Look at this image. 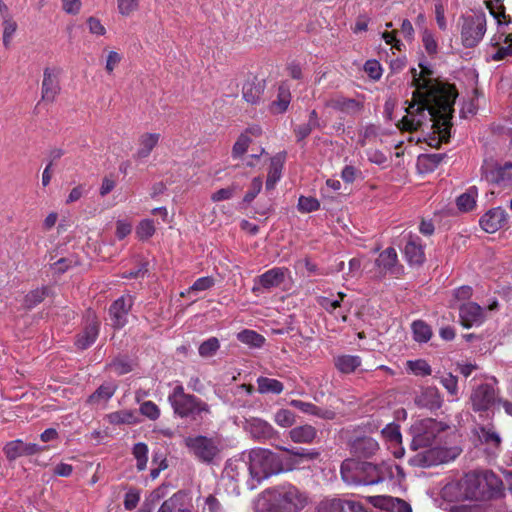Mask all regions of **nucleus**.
I'll return each instance as SVG.
<instances>
[{
	"label": "nucleus",
	"instance_id": "nucleus-51",
	"mask_svg": "<svg viewBox=\"0 0 512 512\" xmlns=\"http://www.w3.org/2000/svg\"><path fill=\"white\" fill-rule=\"evenodd\" d=\"M297 208L301 213H310L320 208V202L314 197L300 196Z\"/></svg>",
	"mask_w": 512,
	"mask_h": 512
},
{
	"label": "nucleus",
	"instance_id": "nucleus-61",
	"mask_svg": "<svg viewBox=\"0 0 512 512\" xmlns=\"http://www.w3.org/2000/svg\"><path fill=\"white\" fill-rule=\"evenodd\" d=\"M364 70L374 80H378L382 76L381 66L376 60H368L364 65Z\"/></svg>",
	"mask_w": 512,
	"mask_h": 512
},
{
	"label": "nucleus",
	"instance_id": "nucleus-2",
	"mask_svg": "<svg viewBox=\"0 0 512 512\" xmlns=\"http://www.w3.org/2000/svg\"><path fill=\"white\" fill-rule=\"evenodd\" d=\"M286 454L278 455L266 448H254L243 453L246 457L250 478L247 486L250 490L272 475L285 471H291L306 461L314 460L319 453L305 448L280 447Z\"/></svg>",
	"mask_w": 512,
	"mask_h": 512
},
{
	"label": "nucleus",
	"instance_id": "nucleus-53",
	"mask_svg": "<svg viewBox=\"0 0 512 512\" xmlns=\"http://www.w3.org/2000/svg\"><path fill=\"white\" fill-rule=\"evenodd\" d=\"M220 344L216 337H210L199 346V354L202 357H211L219 349Z\"/></svg>",
	"mask_w": 512,
	"mask_h": 512
},
{
	"label": "nucleus",
	"instance_id": "nucleus-38",
	"mask_svg": "<svg viewBox=\"0 0 512 512\" xmlns=\"http://www.w3.org/2000/svg\"><path fill=\"white\" fill-rule=\"evenodd\" d=\"M358 461L354 459H346L341 464V477L343 481L349 485H356V480H359L357 476Z\"/></svg>",
	"mask_w": 512,
	"mask_h": 512
},
{
	"label": "nucleus",
	"instance_id": "nucleus-63",
	"mask_svg": "<svg viewBox=\"0 0 512 512\" xmlns=\"http://www.w3.org/2000/svg\"><path fill=\"white\" fill-rule=\"evenodd\" d=\"M203 512H222V505L215 496L209 495L205 499Z\"/></svg>",
	"mask_w": 512,
	"mask_h": 512
},
{
	"label": "nucleus",
	"instance_id": "nucleus-18",
	"mask_svg": "<svg viewBox=\"0 0 512 512\" xmlns=\"http://www.w3.org/2000/svg\"><path fill=\"white\" fill-rule=\"evenodd\" d=\"M59 71L54 68H45L42 81V100L53 102L60 92L58 80Z\"/></svg>",
	"mask_w": 512,
	"mask_h": 512
},
{
	"label": "nucleus",
	"instance_id": "nucleus-23",
	"mask_svg": "<svg viewBox=\"0 0 512 512\" xmlns=\"http://www.w3.org/2000/svg\"><path fill=\"white\" fill-rule=\"evenodd\" d=\"M415 403L419 407L436 410L442 406L443 399L436 387H427L416 396Z\"/></svg>",
	"mask_w": 512,
	"mask_h": 512
},
{
	"label": "nucleus",
	"instance_id": "nucleus-11",
	"mask_svg": "<svg viewBox=\"0 0 512 512\" xmlns=\"http://www.w3.org/2000/svg\"><path fill=\"white\" fill-rule=\"evenodd\" d=\"M288 274L289 270L285 267L269 269L255 279L253 291L256 292L260 289L270 290L279 287L285 281Z\"/></svg>",
	"mask_w": 512,
	"mask_h": 512
},
{
	"label": "nucleus",
	"instance_id": "nucleus-19",
	"mask_svg": "<svg viewBox=\"0 0 512 512\" xmlns=\"http://www.w3.org/2000/svg\"><path fill=\"white\" fill-rule=\"evenodd\" d=\"M461 452L459 447L442 448L438 445L428 450L424 455V464L432 465L454 460Z\"/></svg>",
	"mask_w": 512,
	"mask_h": 512
},
{
	"label": "nucleus",
	"instance_id": "nucleus-39",
	"mask_svg": "<svg viewBox=\"0 0 512 512\" xmlns=\"http://www.w3.org/2000/svg\"><path fill=\"white\" fill-rule=\"evenodd\" d=\"M477 196L478 190L475 186H472L469 189H467V191L461 194L456 200L458 209L463 212H468L472 210L476 204Z\"/></svg>",
	"mask_w": 512,
	"mask_h": 512
},
{
	"label": "nucleus",
	"instance_id": "nucleus-56",
	"mask_svg": "<svg viewBox=\"0 0 512 512\" xmlns=\"http://www.w3.org/2000/svg\"><path fill=\"white\" fill-rule=\"evenodd\" d=\"M382 435L389 442L393 444H400L402 441V435L400 432V428L396 424H389L385 428L382 429Z\"/></svg>",
	"mask_w": 512,
	"mask_h": 512
},
{
	"label": "nucleus",
	"instance_id": "nucleus-45",
	"mask_svg": "<svg viewBox=\"0 0 512 512\" xmlns=\"http://www.w3.org/2000/svg\"><path fill=\"white\" fill-rule=\"evenodd\" d=\"M132 452L137 461V469L139 471L144 470L148 461V446L143 442L136 443Z\"/></svg>",
	"mask_w": 512,
	"mask_h": 512
},
{
	"label": "nucleus",
	"instance_id": "nucleus-22",
	"mask_svg": "<svg viewBox=\"0 0 512 512\" xmlns=\"http://www.w3.org/2000/svg\"><path fill=\"white\" fill-rule=\"evenodd\" d=\"M99 325L100 323L94 314L88 316L86 326L76 340L78 348L86 349L95 342L99 333Z\"/></svg>",
	"mask_w": 512,
	"mask_h": 512
},
{
	"label": "nucleus",
	"instance_id": "nucleus-62",
	"mask_svg": "<svg viewBox=\"0 0 512 512\" xmlns=\"http://www.w3.org/2000/svg\"><path fill=\"white\" fill-rule=\"evenodd\" d=\"M366 154L368 161L376 165L384 166L388 161L386 155L378 149H369Z\"/></svg>",
	"mask_w": 512,
	"mask_h": 512
},
{
	"label": "nucleus",
	"instance_id": "nucleus-49",
	"mask_svg": "<svg viewBox=\"0 0 512 512\" xmlns=\"http://www.w3.org/2000/svg\"><path fill=\"white\" fill-rule=\"evenodd\" d=\"M274 421L283 428L291 427L295 423V414L288 409H280L275 413Z\"/></svg>",
	"mask_w": 512,
	"mask_h": 512
},
{
	"label": "nucleus",
	"instance_id": "nucleus-13",
	"mask_svg": "<svg viewBox=\"0 0 512 512\" xmlns=\"http://www.w3.org/2000/svg\"><path fill=\"white\" fill-rule=\"evenodd\" d=\"M368 500L374 507L388 512H412L410 504L397 497L378 495L370 496Z\"/></svg>",
	"mask_w": 512,
	"mask_h": 512
},
{
	"label": "nucleus",
	"instance_id": "nucleus-8",
	"mask_svg": "<svg viewBox=\"0 0 512 512\" xmlns=\"http://www.w3.org/2000/svg\"><path fill=\"white\" fill-rule=\"evenodd\" d=\"M495 385L496 381L493 380L491 383L480 384L473 390L470 400L474 411H493L496 405L500 404Z\"/></svg>",
	"mask_w": 512,
	"mask_h": 512
},
{
	"label": "nucleus",
	"instance_id": "nucleus-25",
	"mask_svg": "<svg viewBox=\"0 0 512 512\" xmlns=\"http://www.w3.org/2000/svg\"><path fill=\"white\" fill-rule=\"evenodd\" d=\"M289 404L305 414L313 415L321 419L332 420L335 418L334 411L318 407L310 402L293 399L289 402Z\"/></svg>",
	"mask_w": 512,
	"mask_h": 512
},
{
	"label": "nucleus",
	"instance_id": "nucleus-7",
	"mask_svg": "<svg viewBox=\"0 0 512 512\" xmlns=\"http://www.w3.org/2000/svg\"><path fill=\"white\" fill-rule=\"evenodd\" d=\"M458 26L462 45L465 48H474L486 33V16L484 13L464 15L459 18Z\"/></svg>",
	"mask_w": 512,
	"mask_h": 512
},
{
	"label": "nucleus",
	"instance_id": "nucleus-42",
	"mask_svg": "<svg viewBox=\"0 0 512 512\" xmlns=\"http://www.w3.org/2000/svg\"><path fill=\"white\" fill-rule=\"evenodd\" d=\"M406 370L416 376H428L432 373L430 365L423 359L408 360Z\"/></svg>",
	"mask_w": 512,
	"mask_h": 512
},
{
	"label": "nucleus",
	"instance_id": "nucleus-4",
	"mask_svg": "<svg viewBox=\"0 0 512 512\" xmlns=\"http://www.w3.org/2000/svg\"><path fill=\"white\" fill-rule=\"evenodd\" d=\"M173 412L180 418L202 419L211 413L210 406L195 395L185 393L184 387L177 384L168 395Z\"/></svg>",
	"mask_w": 512,
	"mask_h": 512
},
{
	"label": "nucleus",
	"instance_id": "nucleus-3",
	"mask_svg": "<svg viewBox=\"0 0 512 512\" xmlns=\"http://www.w3.org/2000/svg\"><path fill=\"white\" fill-rule=\"evenodd\" d=\"M307 503V497L291 484L266 490L258 506L267 512H298Z\"/></svg>",
	"mask_w": 512,
	"mask_h": 512
},
{
	"label": "nucleus",
	"instance_id": "nucleus-20",
	"mask_svg": "<svg viewBox=\"0 0 512 512\" xmlns=\"http://www.w3.org/2000/svg\"><path fill=\"white\" fill-rule=\"evenodd\" d=\"M404 255L410 265H421L425 261L424 248L418 236L410 235L404 247Z\"/></svg>",
	"mask_w": 512,
	"mask_h": 512
},
{
	"label": "nucleus",
	"instance_id": "nucleus-34",
	"mask_svg": "<svg viewBox=\"0 0 512 512\" xmlns=\"http://www.w3.org/2000/svg\"><path fill=\"white\" fill-rule=\"evenodd\" d=\"M284 158L281 155H277L271 159L270 168L266 180V189H274L276 183L280 180L282 175Z\"/></svg>",
	"mask_w": 512,
	"mask_h": 512
},
{
	"label": "nucleus",
	"instance_id": "nucleus-9",
	"mask_svg": "<svg viewBox=\"0 0 512 512\" xmlns=\"http://www.w3.org/2000/svg\"><path fill=\"white\" fill-rule=\"evenodd\" d=\"M133 303V297L126 294L116 299L110 305L108 313L114 329H121L127 324L128 315Z\"/></svg>",
	"mask_w": 512,
	"mask_h": 512
},
{
	"label": "nucleus",
	"instance_id": "nucleus-48",
	"mask_svg": "<svg viewBox=\"0 0 512 512\" xmlns=\"http://www.w3.org/2000/svg\"><path fill=\"white\" fill-rule=\"evenodd\" d=\"M155 233L153 220L144 219L136 227V235L140 240H147Z\"/></svg>",
	"mask_w": 512,
	"mask_h": 512
},
{
	"label": "nucleus",
	"instance_id": "nucleus-59",
	"mask_svg": "<svg viewBox=\"0 0 512 512\" xmlns=\"http://www.w3.org/2000/svg\"><path fill=\"white\" fill-rule=\"evenodd\" d=\"M343 500L334 498L321 503L319 512H343Z\"/></svg>",
	"mask_w": 512,
	"mask_h": 512
},
{
	"label": "nucleus",
	"instance_id": "nucleus-27",
	"mask_svg": "<svg viewBox=\"0 0 512 512\" xmlns=\"http://www.w3.org/2000/svg\"><path fill=\"white\" fill-rule=\"evenodd\" d=\"M352 450L359 457L369 458L379 450V444L372 437H361L354 440Z\"/></svg>",
	"mask_w": 512,
	"mask_h": 512
},
{
	"label": "nucleus",
	"instance_id": "nucleus-1",
	"mask_svg": "<svg viewBox=\"0 0 512 512\" xmlns=\"http://www.w3.org/2000/svg\"><path fill=\"white\" fill-rule=\"evenodd\" d=\"M420 67V74L412 69V83L416 89L413 91L412 101L405 108L406 115L398 126L411 132L431 122V127L438 130L441 138H446L449 136L456 92L430 78L432 71L428 67L422 64Z\"/></svg>",
	"mask_w": 512,
	"mask_h": 512
},
{
	"label": "nucleus",
	"instance_id": "nucleus-41",
	"mask_svg": "<svg viewBox=\"0 0 512 512\" xmlns=\"http://www.w3.org/2000/svg\"><path fill=\"white\" fill-rule=\"evenodd\" d=\"M237 339L244 344L256 348H260L265 342V338L262 335L258 334L256 331L247 329L239 332Z\"/></svg>",
	"mask_w": 512,
	"mask_h": 512
},
{
	"label": "nucleus",
	"instance_id": "nucleus-47",
	"mask_svg": "<svg viewBox=\"0 0 512 512\" xmlns=\"http://www.w3.org/2000/svg\"><path fill=\"white\" fill-rule=\"evenodd\" d=\"M2 27H3V45L8 48L10 46L11 40L17 30V23L11 18L5 17L4 20H2Z\"/></svg>",
	"mask_w": 512,
	"mask_h": 512
},
{
	"label": "nucleus",
	"instance_id": "nucleus-26",
	"mask_svg": "<svg viewBox=\"0 0 512 512\" xmlns=\"http://www.w3.org/2000/svg\"><path fill=\"white\" fill-rule=\"evenodd\" d=\"M291 98L290 85L284 81L278 87L276 99L270 104V111L273 114L284 113L289 107Z\"/></svg>",
	"mask_w": 512,
	"mask_h": 512
},
{
	"label": "nucleus",
	"instance_id": "nucleus-58",
	"mask_svg": "<svg viewBox=\"0 0 512 512\" xmlns=\"http://www.w3.org/2000/svg\"><path fill=\"white\" fill-rule=\"evenodd\" d=\"M110 369L118 375H123L132 370V364L126 358H117L111 362Z\"/></svg>",
	"mask_w": 512,
	"mask_h": 512
},
{
	"label": "nucleus",
	"instance_id": "nucleus-21",
	"mask_svg": "<svg viewBox=\"0 0 512 512\" xmlns=\"http://www.w3.org/2000/svg\"><path fill=\"white\" fill-rule=\"evenodd\" d=\"M364 472L365 478L375 480L371 483H366V485L378 484L387 478L393 477L392 466L386 462H382L380 465L364 462Z\"/></svg>",
	"mask_w": 512,
	"mask_h": 512
},
{
	"label": "nucleus",
	"instance_id": "nucleus-57",
	"mask_svg": "<svg viewBox=\"0 0 512 512\" xmlns=\"http://www.w3.org/2000/svg\"><path fill=\"white\" fill-rule=\"evenodd\" d=\"M117 9L120 15L128 17L139 7L138 0H116Z\"/></svg>",
	"mask_w": 512,
	"mask_h": 512
},
{
	"label": "nucleus",
	"instance_id": "nucleus-52",
	"mask_svg": "<svg viewBox=\"0 0 512 512\" xmlns=\"http://www.w3.org/2000/svg\"><path fill=\"white\" fill-rule=\"evenodd\" d=\"M46 296V288H37L30 291L24 299V305L26 308L31 309L37 304L41 303Z\"/></svg>",
	"mask_w": 512,
	"mask_h": 512
},
{
	"label": "nucleus",
	"instance_id": "nucleus-16",
	"mask_svg": "<svg viewBox=\"0 0 512 512\" xmlns=\"http://www.w3.org/2000/svg\"><path fill=\"white\" fill-rule=\"evenodd\" d=\"M346 294L338 292L335 299L328 297H319L318 304L330 314H334L335 317H340L343 322L347 321V312L350 309V304L344 301Z\"/></svg>",
	"mask_w": 512,
	"mask_h": 512
},
{
	"label": "nucleus",
	"instance_id": "nucleus-60",
	"mask_svg": "<svg viewBox=\"0 0 512 512\" xmlns=\"http://www.w3.org/2000/svg\"><path fill=\"white\" fill-rule=\"evenodd\" d=\"M422 42L426 52L430 55L437 53L438 44L434 38V35L429 30H424L422 33Z\"/></svg>",
	"mask_w": 512,
	"mask_h": 512
},
{
	"label": "nucleus",
	"instance_id": "nucleus-32",
	"mask_svg": "<svg viewBox=\"0 0 512 512\" xmlns=\"http://www.w3.org/2000/svg\"><path fill=\"white\" fill-rule=\"evenodd\" d=\"M479 439L480 441L487 445L489 449L494 453L496 452L501 445V437L495 431L493 426H481L479 428Z\"/></svg>",
	"mask_w": 512,
	"mask_h": 512
},
{
	"label": "nucleus",
	"instance_id": "nucleus-14",
	"mask_svg": "<svg viewBox=\"0 0 512 512\" xmlns=\"http://www.w3.org/2000/svg\"><path fill=\"white\" fill-rule=\"evenodd\" d=\"M245 428L258 441L271 440L277 435L273 426L261 418L252 417L247 419Z\"/></svg>",
	"mask_w": 512,
	"mask_h": 512
},
{
	"label": "nucleus",
	"instance_id": "nucleus-31",
	"mask_svg": "<svg viewBox=\"0 0 512 512\" xmlns=\"http://www.w3.org/2000/svg\"><path fill=\"white\" fill-rule=\"evenodd\" d=\"M316 435L317 431L311 425L297 426L289 431V436L295 443H312Z\"/></svg>",
	"mask_w": 512,
	"mask_h": 512
},
{
	"label": "nucleus",
	"instance_id": "nucleus-36",
	"mask_svg": "<svg viewBox=\"0 0 512 512\" xmlns=\"http://www.w3.org/2000/svg\"><path fill=\"white\" fill-rule=\"evenodd\" d=\"M264 87L260 82L247 81L243 85L242 95L246 102L256 104L260 101Z\"/></svg>",
	"mask_w": 512,
	"mask_h": 512
},
{
	"label": "nucleus",
	"instance_id": "nucleus-54",
	"mask_svg": "<svg viewBox=\"0 0 512 512\" xmlns=\"http://www.w3.org/2000/svg\"><path fill=\"white\" fill-rule=\"evenodd\" d=\"M140 413L150 420H157L160 417V409L153 401H144L139 408Z\"/></svg>",
	"mask_w": 512,
	"mask_h": 512
},
{
	"label": "nucleus",
	"instance_id": "nucleus-12",
	"mask_svg": "<svg viewBox=\"0 0 512 512\" xmlns=\"http://www.w3.org/2000/svg\"><path fill=\"white\" fill-rule=\"evenodd\" d=\"M481 177L489 183L512 187V162L497 165L492 169L482 166Z\"/></svg>",
	"mask_w": 512,
	"mask_h": 512
},
{
	"label": "nucleus",
	"instance_id": "nucleus-43",
	"mask_svg": "<svg viewBox=\"0 0 512 512\" xmlns=\"http://www.w3.org/2000/svg\"><path fill=\"white\" fill-rule=\"evenodd\" d=\"M487 8L499 26L507 24V15L502 0H492L487 2Z\"/></svg>",
	"mask_w": 512,
	"mask_h": 512
},
{
	"label": "nucleus",
	"instance_id": "nucleus-40",
	"mask_svg": "<svg viewBox=\"0 0 512 512\" xmlns=\"http://www.w3.org/2000/svg\"><path fill=\"white\" fill-rule=\"evenodd\" d=\"M413 338L416 342L426 343L432 337L431 327L422 320L414 321L411 325Z\"/></svg>",
	"mask_w": 512,
	"mask_h": 512
},
{
	"label": "nucleus",
	"instance_id": "nucleus-64",
	"mask_svg": "<svg viewBox=\"0 0 512 512\" xmlns=\"http://www.w3.org/2000/svg\"><path fill=\"white\" fill-rule=\"evenodd\" d=\"M343 512H366L363 504L354 499L343 500Z\"/></svg>",
	"mask_w": 512,
	"mask_h": 512
},
{
	"label": "nucleus",
	"instance_id": "nucleus-10",
	"mask_svg": "<svg viewBox=\"0 0 512 512\" xmlns=\"http://www.w3.org/2000/svg\"><path fill=\"white\" fill-rule=\"evenodd\" d=\"M461 324L465 328L478 327L486 320L485 309L475 302H466L459 307Z\"/></svg>",
	"mask_w": 512,
	"mask_h": 512
},
{
	"label": "nucleus",
	"instance_id": "nucleus-15",
	"mask_svg": "<svg viewBox=\"0 0 512 512\" xmlns=\"http://www.w3.org/2000/svg\"><path fill=\"white\" fill-rule=\"evenodd\" d=\"M42 448L35 443H25L21 439L8 442L4 446V453L9 461H14L22 456H30L39 453Z\"/></svg>",
	"mask_w": 512,
	"mask_h": 512
},
{
	"label": "nucleus",
	"instance_id": "nucleus-50",
	"mask_svg": "<svg viewBox=\"0 0 512 512\" xmlns=\"http://www.w3.org/2000/svg\"><path fill=\"white\" fill-rule=\"evenodd\" d=\"M115 393V388L112 385H101L90 397L91 403H98L100 401H107Z\"/></svg>",
	"mask_w": 512,
	"mask_h": 512
},
{
	"label": "nucleus",
	"instance_id": "nucleus-30",
	"mask_svg": "<svg viewBox=\"0 0 512 512\" xmlns=\"http://www.w3.org/2000/svg\"><path fill=\"white\" fill-rule=\"evenodd\" d=\"M361 358L357 355L343 354L334 358V365L338 371L344 374L353 373L361 366Z\"/></svg>",
	"mask_w": 512,
	"mask_h": 512
},
{
	"label": "nucleus",
	"instance_id": "nucleus-44",
	"mask_svg": "<svg viewBox=\"0 0 512 512\" xmlns=\"http://www.w3.org/2000/svg\"><path fill=\"white\" fill-rule=\"evenodd\" d=\"M107 417L108 421L114 425L133 424L136 422L134 413L129 410L112 412Z\"/></svg>",
	"mask_w": 512,
	"mask_h": 512
},
{
	"label": "nucleus",
	"instance_id": "nucleus-17",
	"mask_svg": "<svg viewBox=\"0 0 512 512\" xmlns=\"http://www.w3.org/2000/svg\"><path fill=\"white\" fill-rule=\"evenodd\" d=\"M507 222V214L501 207L487 211L479 220L481 228L487 233H495Z\"/></svg>",
	"mask_w": 512,
	"mask_h": 512
},
{
	"label": "nucleus",
	"instance_id": "nucleus-24",
	"mask_svg": "<svg viewBox=\"0 0 512 512\" xmlns=\"http://www.w3.org/2000/svg\"><path fill=\"white\" fill-rule=\"evenodd\" d=\"M160 140L159 133H144L138 139V148L134 154V158L138 160L149 157L153 149L158 145Z\"/></svg>",
	"mask_w": 512,
	"mask_h": 512
},
{
	"label": "nucleus",
	"instance_id": "nucleus-37",
	"mask_svg": "<svg viewBox=\"0 0 512 512\" xmlns=\"http://www.w3.org/2000/svg\"><path fill=\"white\" fill-rule=\"evenodd\" d=\"M248 470L246 457L242 455L241 459H230L226 462L224 475L232 480L238 481L240 474Z\"/></svg>",
	"mask_w": 512,
	"mask_h": 512
},
{
	"label": "nucleus",
	"instance_id": "nucleus-46",
	"mask_svg": "<svg viewBox=\"0 0 512 512\" xmlns=\"http://www.w3.org/2000/svg\"><path fill=\"white\" fill-rule=\"evenodd\" d=\"M440 383L447 390L449 395L453 398L452 400L458 399V380L457 377L452 375L451 373L443 374L439 377Z\"/></svg>",
	"mask_w": 512,
	"mask_h": 512
},
{
	"label": "nucleus",
	"instance_id": "nucleus-55",
	"mask_svg": "<svg viewBox=\"0 0 512 512\" xmlns=\"http://www.w3.org/2000/svg\"><path fill=\"white\" fill-rule=\"evenodd\" d=\"M250 143H251L250 137L246 134H241L233 145V148H232L233 158L241 157L247 151Z\"/></svg>",
	"mask_w": 512,
	"mask_h": 512
},
{
	"label": "nucleus",
	"instance_id": "nucleus-35",
	"mask_svg": "<svg viewBox=\"0 0 512 512\" xmlns=\"http://www.w3.org/2000/svg\"><path fill=\"white\" fill-rule=\"evenodd\" d=\"M215 284V280L211 276L198 278L189 288L180 292L181 297L197 296L200 292L211 289Z\"/></svg>",
	"mask_w": 512,
	"mask_h": 512
},
{
	"label": "nucleus",
	"instance_id": "nucleus-5",
	"mask_svg": "<svg viewBox=\"0 0 512 512\" xmlns=\"http://www.w3.org/2000/svg\"><path fill=\"white\" fill-rule=\"evenodd\" d=\"M450 427L432 418L416 420L410 427L414 449L436 445L442 441V434Z\"/></svg>",
	"mask_w": 512,
	"mask_h": 512
},
{
	"label": "nucleus",
	"instance_id": "nucleus-6",
	"mask_svg": "<svg viewBox=\"0 0 512 512\" xmlns=\"http://www.w3.org/2000/svg\"><path fill=\"white\" fill-rule=\"evenodd\" d=\"M188 452L199 462L213 463L219 456L222 442L218 436L192 435L184 439Z\"/></svg>",
	"mask_w": 512,
	"mask_h": 512
},
{
	"label": "nucleus",
	"instance_id": "nucleus-28",
	"mask_svg": "<svg viewBox=\"0 0 512 512\" xmlns=\"http://www.w3.org/2000/svg\"><path fill=\"white\" fill-rule=\"evenodd\" d=\"M398 256L394 248L389 247L381 252L375 261L376 266L381 272L394 273L397 268Z\"/></svg>",
	"mask_w": 512,
	"mask_h": 512
},
{
	"label": "nucleus",
	"instance_id": "nucleus-29",
	"mask_svg": "<svg viewBox=\"0 0 512 512\" xmlns=\"http://www.w3.org/2000/svg\"><path fill=\"white\" fill-rule=\"evenodd\" d=\"M327 105L335 110H339L350 115L357 114L362 109L360 102L345 97L333 98L328 101Z\"/></svg>",
	"mask_w": 512,
	"mask_h": 512
},
{
	"label": "nucleus",
	"instance_id": "nucleus-33",
	"mask_svg": "<svg viewBox=\"0 0 512 512\" xmlns=\"http://www.w3.org/2000/svg\"><path fill=\"white\" fill-rule=\"evenodd\" d=\"M257 390L260 394L279 395L284 390V385L277 379L259 376L256 379Z\"/></svg>",
	"mask_w": 512,
	"mask_h": 512
}]
</instances>
